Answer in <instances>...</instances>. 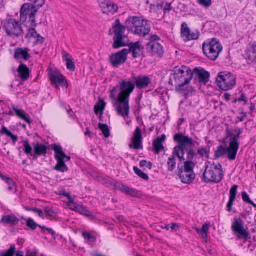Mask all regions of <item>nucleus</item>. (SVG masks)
Here are the masks:
<instances>
[{"instance_id": "obj_1", "label": "nucleus", "mask_w": 256, "mask_h": 256, "mask_svg": "<svg viewBox=\"0 0 256 256\" xmlns=\"http://www.w3.org/2000/svg\"><path fill=\"white\" fill-rule=\"evenodd\" d=\"M134 83L130 80H122L119 86L110 90V98L118 116L124 118L128 116L130 112L129 100L130 94L135 86L139 89L146 88L150 83V78L147 76H133Z\"/></svg>"}, {"instance_id": "obj_2", "label": "nucleus", "mask_w": 256, "mask_h": 256, "mask_svg": "<svg viewBox=\"0 0 256 256\" xmlns=\"http://www.w3.org/2000/svg\"><path fill=\"white\" fill-rule=\"evenodd\" d=\"M174 140L177 142V145L174 147L173 155L170 156L168 160V170L172 172L176 168V156L180 161H185L184 154L189 148H192L195 146L196 142L188 136L178 133L174 134Z\"/></svg>"}, {"instance_id": "obj_3", "label": "nucleus", "mask_w": 256, "mask_h": 256, "mask_svg": "<svg viewBox=\"0 0 256 256\" xmlns=\"http://www.w3.org/2000/svg\"><path fill=\"white\" fill-rule=\"evenodd\" d=\"M169 80V84L174 85L177 91H180L182 87L191 80L193 72L186 66H176L172 70Z\"/></svg>"}, {"instance_id": "obj_4", "label": "nucleus", "mask_w": 256, "mask_h": 256, "mask_svg": "<svg viewBox=\"0 0 256 256\" xmlns=\"http://www.w3.org/2000/svg\"><path fill=\"white\" fill-rule=\"evenodd\" d=\"M196 156V154L192 148H189L186 150L184 166L178 168V176L183 183L190 184L195 178L193 170L196 162L192 160Z\"/></svg>"}, {"instance_id": "obj_5", "label": "nucleus", "mask_w": 256, "mask_h": 256, "mask_svg": "<svg viewBox=\"0 0 256 256\" xmlns=\"http://www.w3.org/2000/svg\"><path fill=\"white\" fill-rule=\"evenodd\" d=\"M125 24L128 31L139 36H144L150 32V27L148 21L137 16L128 18L126 20Z\"/></svg>"}, {"instance_id": "obj_6", "label": "nucleus", "mask_w": 256, "mask_h": 256, "mask_svg": "<svg viewBox=\"0 0 256 256\" xmlns=\"http://www.w3.org/2000/svg\"><path fill=\"white\" fill-rule=\"evenodd\" d=\"M126 26L121 24L120 20L117 18L112 24V28L109 30V34H114L112 46L118 48L128 44V38L124 34Z\"/></svg>"}, {"instance_id": "obj_7", "label": "nucleus", "mask_w": 256, "mask_h": 256, "mask_svg": "<svg viewBox=\"0 0 256 256\" xmlns=\"http://www.w3.org/2000/svg\"><path fill=\"white\" fill-rule=\"evenodd\" d=\"M223 171L222 165L219 163H213L210 166L206 165L203 173L202 180L204 182H219L223 178Z\"/></svg>"}, {"instance_id": "obj_8", "label": "nucleus", "mask_w": 256, "mask_h": 256, "mask_svg": "<svg viewBox=\"0 0 256 256\" xmlns=\"http://www.w3.org/2000/svg\"><path fill=\"white\" fill-rule=\"evenodd\" d=\"M202 49L204 54L208 58L214 60L222 52V46L218 39L212 38L203 42Z\"/></svg>"}, {"instance_id": "obj_9", "label": "nucleus", "mask_w": 256, "mask_h": 256, "mask_svg": "<svg viewBox=\"0 0 256 256\" xmlns=\"http://www.w3.org/2000/svg\"><path fill=\"white\" fill-rule=\"evenodd\" d=\"M37 8L33 4L26 3L21 7L20 10V20L26 26H36L35 14Z\"/></svg>"}, {"instance_id": "obj_10", "label": "nucleus", "mask_w": 256, "mask_h": 256, "mask_svg": "<svg viewBox=\"0 0 256 256\" xmlns=\"http://www.w3.org/2000/svg\"><path fill=\"white\" fill-rule=\"evenodd\" d=\"M52 148L54 152V158L57 161L54 168L61 172H66L68 168L65 162L70 160V156L66 154L60 144H54Z\"/></svg>"}, {"instance_id": "obj_11", "label": "nucleus", "mask_w": 256, "mask_h": 256, "mask_svg": "<svg viewBox=\"0 0 256 256\" xmlns=\"http://www.w3.org/2000/svg\"><path fill=\"white\" fill-rule=\"evenodd\" d=\"M216 82L218 86L224 90H231L236 84V76L230 72H220L216 78Z\"/></svg>"}, {"instance_id": "obj_12", "label": "nucleus", "mask_w": 256, "mask_h": 256, "mask_svg": "<svg viewBox=\"0 0 256 256\" xmlns=\"http://www.w3.org/2000/svg\"><path fill=\"white\" fill-rule=\"evenodd\" d=\"M231 228L234 232L238 234L237 236L239 239L244 238L246 240L250 235L248 230L244 227V221L240 217L234 218Z\"/></svg>"}, {"instance_id": "obj_13", "label": "nucleus", "mask_w": 256, "mask_h": 256, "mask_svg": "<svg viewBox=\"0 0 256 256\" xmlns=\"http://www.w3.org/2000/svg\"><path fill=\"white\" fill-rule=\"evenodd\" d=\"M4 28L8 35L18 36L22 32V29L18 21L14 18L7 20L4 24Z\"/></svg>"}, {"instance_id": "obj_14", "label": "nucleus", "mask_w": 256, "mask_h": 256, "mask_svg": "<svg viewBox=\"0 0 256 256\" xmlns=\"http://www.w3.org/2000/svg\"><path fill=\"white\" fill-rule=\"evenodd\" d=\"M128 50L123 48L121 50L111 54L110 56V62L112 66L118 68L121 64H124L127 58Z\"/></svg>"}, {"instance_id": "obj_15", "label": "nucleus", "mask_w": 256, "mask_h": 256, "mask_svg": "<svg viewBox=\"0 0 256 256\" xmlns=\"http://www.w3.org/2000/svg\"><path fill=\"white\" fill-rule=\"evenodd\" d=\"M104 182L107 186L112 184L114 186V188L119 190L126 194L132 196H134L137 194L138 192L136 190L130 188L124 184L120 182L116 181L112 182L110 180H106Z\"/></svg>"}, {"instance_id": "obj_16", "label": "nucleus", "mask_w": 256, "mask_h": 256, "mask_svg": "<svg viewBox=\"0 0 256 256\" xmlns=\"http://www.w3.org/2000/svg\"><path fill=\"white\" fill-rule=\"evenodd\" d=\"M132 144H130L128 146L130 148L140 150L142 148V130L139 127H136L134 132L131 138Z\"/></svg>"}, {"instance_id": "obj_17", "label": "nucleus", "mask_w": 256, "mask_h": 256, "mask_svg": "<svg viewBox=\"0 0 256 256\" xmlns=\"http://www.w3.org/2000/svg\"><path fill=\"white\" fill-rule=\"evenodd\" d=\"M28 28V32L25 38L34 44H42L44 42V38L36 30L35 26H26Z\"/></svg>"}, {"instance_id": "obj_18", "label": "nucleus", "mask_w": 256, "mask_h": 256, "mask_svg": "<svg viewBox=\"0 0 256 256\" xmlns=\"http://www.w3.org/2000/svg\"><path fill=\"white\" fill-rule=\"evenodd\" d=\"M146 49L154 56L161 57L164 54L163 48L159 42L146 43Z\"/></svg>"}, {"instance_id": "obj_19", "label": "nucleus", "mask_w": 256, "mask_h": 256, "mask_svg": "<svg viewBox=\"0 0 256 256\" xmlns=\"http://www.w3.org/2000/svg\"><path fill=\"white\" fill-rule=\"evenodd\" d=\"M236 138L234 136L230 138L228 146L226 148L227 158L229 160H235L239 148V142Z\"/></svg>"}, {"instance_id": "obj_20", "label": "nucleus", "mask_w": 256, "mask_h": 256, "mask_svg": "<svg viewBox=\"0 0 256 256\" xmlns=\"http://www.w3.org/2000/svg\"><path fill=\"white\" fill-rule=\"evenodd\" d=\"M50 78L52 83L56 86L58 85L65 86L66 84V82L63 75L58 71H53L50 74Z\"/></svg>"}, {"instance_id": "obj_21", "label": "nucleus", "mask_w": 256, "mask_h": 256, "mask_svg": "<svg viewBox=\"0 0 256 256\" xmlns=\"http://www.w3.org/2000/svg\"><path fill=\"white\" fill-rule=\"evenodd\" d=\"M180 30L182 36L186 41L192 40H196L198 38V34L191 32L190 30L188 25L186 22H183L182 24Z\"/></svg>"}, {"instance_id": "obj_22", "label": "nucleus", "mask_w": 256, "mask_h": 256, "mask_svg": "<svg viewBox=\"0 0 256 256\" xmlns=\"http://www.w3.org/2000/svg\"><path fill=\"white\" fill-rule=\"evenodd\" d=\"M100 7L102 12L104 14H114L117 12L118 9V6L110 1H106L100 2Z\"/></svg>"}, {"instance_id": "obj_23", "label": "nucleus", "mask_w": 256, "mask_h": 256, "mask_svg": "<svg viewBox=\"0 0 256 256\" xmlns=\"http://www.w3.org/2000/svg\"><path fill=\"white\" fill-rule=\"evenodd\" d=\"M34 152L32 154L33 160H36L40 156L46 155L48 147L42 144L36 143L33 145Z\"/></svg>"}, {"instance_id": "obj_24", "label": "nucleus", "mask_w": 256, "mask_h": 256, "mask_svg": "<svg viewBox=\"0 0 256 256\" xmlns=\"http://www.w3.org/2000/svg\"><path fill=\"white\" fill-rule=\"evenodd\" d=\"M128 53H132L134 58L140 57L142 54L143 47L138 42H131L128 44Z\"/></svg>"}, {"instance_id": "obj_25", "label": "nucleus", "mask_w": 256, "mask_h": 256, "mask_svg": "<svg viewBox=\"0 0 256 256\" xmlns=\"http://www.w3.org/2000/svg\"><path fill=\"white\" fill-rule=\"evenodd\" d=\"M246 58L252 62H256V42L250 44L246 50Z\"/></svg>"}, {"instance_id": "obj_26", "label": "nucleus", "mask_w": 256, "mask_h": 256, "mask_svg": "<svg viewBox=\"0 0 256 256\" xmlns=\"http://www.w3.org/2000/svg\"><path fill=\"white\" fill-rule=\"evenodd\" d=\"M28 48H16L15 49L14 58L18 60H27L30 58Z\"/></svg>"}, {"instance_id": "obj_27", "label": "nucleus", "mask_w": 256, "mask_h": 256, "mask_svg": "<svg viewBox=\"0 0 256 256\" xmlns=\"http://www.w3.org/2000/svg\"><path fill=\"white\" fill-rule=\"evenodd\" d=\"M17 72L18 76L22 81H25L30 76V70L28 67L24 64H20L18 68Z\"/></svg>"}, {"instance_id": "obj_28", "label": "nucleus", "mask_w": 256, "mask_h": 256, "mask_svg": "<svg viewBox=\"0 0 256 256\" xmlns=\"http://www.w3.org/2000/svg\"><path fill=\"white\" fill-rule=\"evenodd\" d=\"M193 74L197 76L200 82H206L208 81L210 78L209 73L203 69H199L197 68L194 70Z\"/></svg>"}, {"instance_id": "obj_29", "label": "nucleus", "mask_w": 256, "mask_h": 256, "mask_svg": "<svg viewBox=\"0 0 256 256\" xmlns=\"http://www.w3.org/2000/svg\"><path fill=\"white\" fill-rule=\"evenodd\" d=\"M12 110L20 118L23 120L27 123L30 124L32 122L30 117L28 114L22 110L16 108L14 106H12Z\"/></svg>"}, {"instance_id": "obj_30", "label": "nucleus", "mask_w": 256, "mask_h": 256, "mask_svg": "<svg viewBox=\"0 0 256 256\" xmlns=\"http://www.w3.org/2000/svg\"><path fill=\"white\" fill-rule=\"evenodd\" d=\"M210 228V222L208 221L206 222L202 226L201 229L196 228V230L198 234H200L202 238H207L208 233Z\"/></svg>"}, {"instance_id": "obj_31", "label": "nucleus", "mask_w": 256, "mask_h": 256, "mask_svg": "<svg viewBox=\"0 0 256 256\" xmlns=\"http://www.w3.org/2000/svg\"><path fill=\"white\" fill-rule=\"evenodd\" d=\"M82 236L84 237L85 242L90 245H92L96 242L95 236L90 232H83Z\"/></svg>"}, {"instance_id": "obj_32", "label": "nucleus", "mask_w": 256, "mask_h": 256, "mask_svg": "<svg viewBox=\"0 0 256 256\" xmlns=\"http://www.w3.org/2000/svg\"><path fill=\"white\" fill-rule=\"evenodd\" d=\"M18 221V218L14 214L4 216L2 218V222L6 224H14Z\"/></svg>"}, {"instance_id": "obj_33", "label": "nucleus", "mask_w": 256, "mask_h": 256, "mask_svg": "<svg viewBox=\"0 0 256 256\" xmlns=\"http://www.w3.org/2000/svg\"><path fill=\"white\" fill-rule=\"evenodd\" d=\"M2 180L5 181V182L8 185V190H9L12 191L14 192H16V184L12 178L4 176V178Z\"/></svg>"}, {"instance_id": "obj_34", "label": "nucleus", "mask_w": 256, "mask_h": 256, "mask_svg": "<svg viewBox=\"0 0 256 256\" xmlns=\"http://www.w3.org/2000/svg\"><path fill=\"white\" fill-rule=\"evenodd\" d=\"M0 133L2 134H6L8 136H10L14 144H15L16 142L18 140L17 136L13 134L11 132L8 130L4 126H2V128L0 130Z\"/></svg>"}, {"instance_id": "obj_35", "label": "nucleus", "mask_w": 256, "mask_h": 256, "mask_svg": "<svg viewBox=\"0 0 256 256\" xmlns=\"http://www.w3.org/2000/svg\"><path fill=\"white\" fill-rule=\"evenodd\" d=\"M152 144L155 154H158L160 151L164 149V146L162 142H160L156 139L154 140Z\"/></svg>"}, {"instance_id": "obj_36", "label": "nucleus", "mask_w": 256, "mask_h": 256, "mask_svg": "<svg viewBox=\"0 0 256 256\" xmlns=\"http://www.w3.org/2000/svg\"><path fill=\"white\" fill-rule=\"evenodd\" d=\"M226 154V147L220 145L218 146L214 152V156L216 158L223 156Z\"/></svg>"}, {"instance_id": "obj_37", "label": "nucleus", "mask_w": 256, "mask_h": 256, "mask_svg": "<svg viewBox=\"0 0 256 256\" xmlns=\"http://www.w3.org/2000/svg\"><path fill=\"white\" fill-rule=\"evenodd\" d=\"M23 146L24 152L27 154L32 156L33 153L32 152V147L30 144L29 142L27 140H24L23 142Z\"/></svg>"}, {"instance_id": "obj_38", "label": "nucleus", "mask_w": 256, "mask_h": 256, "mask_svg": "<svg viewBox=\"0 0 256 256\" xmlns=\"http://www.w3.org/2000/svg\"><path fill=\"white\" fill-rule=\"evenodd\" d=\"M46 217L48 218H54L56 216V212L51 208L47 206L44 209Z\"/></svg>"}, {"instance_id": "obj_39", "label": "nucleus", "mask_w": 256, "mask_h": 256, "mask_svg": "<svg viewBox=\"0 0 256 256\" xmlns=\"http://www.w3.org/2000/svg\"><path fill=\"white\" fill-rule=\"evenodd\" d=\"M16 247L14 244H10V248L3 253H2L0 256H14L15 253Z\"/></svg>"}, {"instance_id": "obj_40", "label": "nucleus", "mask_w": 256, "mask_h": 256, "mask_svg": "<svg viewBox=\"0 0 256 256\" xmlns=\"http://www.w3.org/2000/svg\"><path fill=\"white\" fill-rule=\"evenodd\" d=\"M98 128L102 130L103 134L106 138H108L110 134V130L106 124H98Z\"/></svg>"}, {"instance_id": "obj_41", "label": "nucleus", "mask_w": 256, "mask_h": 256, "mask_svg": "<svg viewBox=\"0 0 256 256\" xmlns=\"http://www.w3.org/2000/svg\"><path fill=\"white\" fill-rule=\"evenodd\" d=\"M133 170L134 172L140 178L144 180H148V174L142 172L140 168H138L136 166H134L133 167Z\"/></svg>"}, {"instance_id": "obj_42", "label": "nucleus", "mask_w": 256, "mask_h": 256, "mask_svg": "<svg viewBox=\"0 0 256 256\" xmlns=\"http://www.w3.org/2000/svg\"><path fill=\"white\" fill-rule=\"evenodd\" d=\"M197 154H198L201 157L208 158L209 155V151L206 148L202 146L198 148L197 150Z\"/></svg>"}, {"instance_id": "obj_43", "label": "nucleus", "mask_w": 256, "mask_h": 256, "mask_svg": "<svg viewBox=\"0 0 256 256\" xmlns=\"http://www.w3.org/2000/svg\"><path fill=\"white\" fill-rule=\"evenodd\" d=\"M76 212L86 216H90V212L82 205H78Z\"/></svg>"}, {"instance_id": "obj_44", "label": "nucleus", "mask_w": 256, "mask_h": 256, "mask_svg": "<svg viewBox=\"0 0 256 256\" xmlns=\"http://www.w3.org/2000/svg\"><path fill=\"white\" fill-rule=\"evenodd\" d=\"M238 185L234 184L230 190L229 198L236 199V196L237 194Z\"/></svg>"}, {"instance_id": "obj_45", "label": "nucleus", "mask_w": 256, "mask_h": 256, "mask_svg": "<svg viewBox=\"0 0 256 256\" xmlns=\"http://www.w3.org/2000/svg\"><path fill=\"white\" fill-rule=\"evenodd\" d=\"M66 205L70 209L76 212L79 204L74 202V199L72 198L70 200L68 201Z\"/></svg>"}, {"instance_id": "obj_46", "label": "nucleus", "mask_w": 256, "mask_h": 256, "mask_svg": "<svg viewBox=\"0 0 256 256\" xmlns=\"http://www.w3.org/2000/svg\"><path fill=\"white\" fill-rule=\"evenodd\" d=\"M162 3L157 4L156 5L151 4L150 10V12H156L158 10L162 9Z\"/></svg>"}, {"instance_id": "obj_47", "label": "nucleus", "mask_w": 256, "mask_h": 256, "mask_svg": "<svg viewBox=\"0 0 256 256\" xmlns=\"http://www.w3.org/2000/svg\"><path fill=\"white\" fill-rule=\"evenodd\" d=\"M242 198L244 202L250 204L254 206H256V205L252 202V201L250 200L248 195L246 192H242Z\"/></svg>"}, {"instance_id": "obj_48", "label": "nucleus", "mask_w": 256, "mask_h": 256, "mask_svg": "<svg viewBox=\"0 0 256 256\" xmlns=\"http://www.w3.org/2000/svg\"><path fill=\"white\" fill-rule=\"evenodd\" d=\"M26 225L32 229L34 230L38 225L32 218H29L26 220Z\"/></svg>"}, {"instance_id": "obj_49", "label": "nucleus", "mask_w": 256, "mask_h": 256, "mask_svg": "<svg viewBox=\"0 0 256 256\" xmlns=\"http://www.w3.org/2000/svg\"><path fill=\"white\" fill-rule=\"evenodd\" d=\"M198 2L205 8L209 7L212 4V0H196Z\"/></svg>"}, {"instance_id": "obj_50", "label": "nucleus", "mask_w": 256, "mask_h": 256, "mask_svg": "<svg viewBox=\"0 0 256 256\" xmlns=\"http://www.w3.org/2000/svg\"><path fill=\"white\" fill-rule=\"evenodd\" d=\"M30 1L32 2L34 5V6L36 8V6L38 8H40L42 6L45 0H29Z\"/></svg>"}, {"instance_id": "obj_51", "label": "nucleus", "mask_w": 256, "mask_h": 256, "mask_svg": "<svg viewBox=\"0 0 256 256\" xmlns=\"http://www.w3.org/2000/svg\"><path fill=\"white\" fill-rule=\"evenodd\" d=\"M140 166L141 167L145 166L148 168L150 169L152 166V162H147L146 160H140Z\"/></svg>"}, {"instance_id": "obj_52", "label": "nucleus", "mask_w": 256, "mask_h": 256, "mask_svg": "<svg viewBox=\"0 0 256 256\" xmlns=\"http://www.w3.org/2000/svg\"><path fill=\"white\" fill-rule=\"evenodd\" d=\"M66 68L71 70V71H74L75 70V65L74 62L72 61V60H70V61H67L66 62Z\"/></svg>"}, {"instance_id": "obj_53", "label": "nucleus", "mask_w": 256, "mask_h": 256, "mask_svg": "<svg viewBox=\"0 0 256 256\" xmlns=\"http://www.w3.org/2000/svg\"><path fill=\"white\" fill-rule=\"evenodd\" d=\"M235 199L229 198L228 201L226 204V210L230 212L232 210V207Z\"/></svg>"}, {"instance_id": "obj_54", "label": "nucleus", "mask_w": 256, "mask_h": 256, "mask_svg": "<svg viewBox=\"0 0 256 256\" xmlns=\"http://www.w3.org/2000/svg\"><path fill=\"white\" fill-rule=\"evenodd\" d=\"M62 56L63 60L66 62L70 61V60H72V58L70 54L66 51H63L62 52Z\"/></svg>"}, {"instance_id": "obj_55", "label": "nucleus", "mask_w": 256, "mask_h": 256, "mask_svg": "<svg viewBox=\"0 0 256 256\" xmlns=\"http://www.w3.org/2000/svg\"><path fill=\"white\" fill-rule=\"evenodd\" d=\"M160 40V38L156 34H152L150 39L149 42L148 43H152V42H158V40Z\"/></svg>"}, {"instance_id": "obj_56", "label": "nucleus", "mask_w": 256, "mask_h": 256, "mask_svg": "<svg viewBox=\"0 0 256 256\" xmlns=\"http://www.w3.org/2000/svg\"><path fill=\"white\" fill-rule=\"evenodd\" d=\"M30 210L37 214L40 217L44 218V213L41 210L38 208H31Z\"/></svg>"}, {"instance_id": "obj_57", "label": "nucleus", "mask_w": 256, "mask_h": 256, "mask_svg": "<svg viewBox=\"0 0 256 256\" xmlns=\"http://www.w3.org/2000/svg\"><path fill=\"white\" fill-rule=\"evenodd\" d=\"M38 250H27L26 254V256H37Z\"/></svg>"}, {"instance_id": "obj_58", "label": "nucleus", "mask_w": 256, "mask_h": 256, "mask_svg": "<svg viewBox=\"0 0 256 256\" xmlns=\"http://www.w3.org/2000/svg\"><path fill=\"white\" fill-rule=\"evenodd\" d=\"M60 194L61 196H64L66 197L68 200H70L72 198L70 196V194L68 192H66L65 191H62L60 192Z\"/></svg>"}, {"instance_id": "obj_59", "label": "nucleus", "mask_w": 256, "mask_h": 256, "mask_svg": "<svg viewBox=\"0 0 256 256\" xmlns=\"http://www.w3.org/2000/svg\"><path fill=\"white\" fill-rule=\"evenodd\" d=\"M64 108L66 110L68 114V116L72 118H74V114L72 108H70L68 109L64 107Z\"/></svg>"}, {"instance_id": "obj_60", "label": "nucleus", "mask_w": 256, "mask_h": 256, "mask_svg": "<svg viewBox=\"0 0 256 256\" xmlns=\"http://www.w3.org/2000/svg\"><path fill=\"white\" fill-rule=\"evenodd\" d=\"M238 101H244V104H246L247 102V100L246 99V96L244 94L242 93L240 96L238 98Z\"/></svg>"}, {"instance_id": "obj_61", "label": "nucleus", "mask_w": 256, "mask_h": 256, "mask_svg": "<svg viewBox=\"0 0 256 256\" xmlns=\"http://www.w3.org/2000/svg\"><path fill=\"white\" fill-rule=\"evenodd\" d=\"M171 225L172 226H170V228L172 230H176L179 228V226L176 223H172Z\"/></svg>"}, {"instance_id": "obj_62", "label": "nucleus", "mask_w": 256, "mask_h": 256, "mask_svg": "<svg viewBox=\"0 0 256 256\" xmlns=\"http://www.w3.org/2000/svg\"><path fill=\"white\" fill-rule=\"evenodd\" d=\"M94 112L96 114H98L99 112L102 111L103 110V108H102L99 105H95L94 107Z\"/></svg>"}, {"instance_id": "obj_63", "label": "nucleus", "mask_w": 256, "mask_h": 256, "mask_svg": "<svg viewBox=\"0 0 256 256\" xmlns=\"http://www.w3.org/2000/svg\"><path fill=\"white\" fill-rule=\"evenodd\" d=\"M172 8L170 4H166V6L164 8H162L164 12H166V11H169Z\"/></svg>"}, {"instance_id": "obj_64", "label": "nucleus", "mask_w": 256, "mask_h": 256, "mask_svg": "<svg viewBox=\"0 0 256 256\" xmlns=\"http://www.w3.org/2000/svg\"><path fill=\"white\" fill-rule=\"evenodd\" d=\"M249 109H250V111L249 112V114H252L253 112L255 110V104L253 102H250V105L249 108Z\"/></svg>"}]
</instances>
